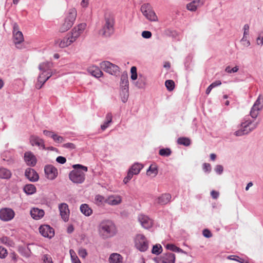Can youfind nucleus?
Segmentation results:
<instances>
[{
  "label": "nucleus",
  "mask_w": 263,
  "mask_h": 263,
  "mask_svg": "<svg viewBox=\"0 0 263 263\" xmlns=\"http://www.w3.org/2000/svg\"><path fill=\"white\" fill-rule=\"evenodd\" d=\"M56 161L60 164H64L66 162V159L64 157L59 156L57 158Z\"/></svg>",
  "instance_id": "58"
},
{
  "label": "nucleus",
  "mask_w": 263,
  "mask_h": 263,
  "mask_svg": "<svg viewBox=\"0 0 263 263\" xmlns=\"http://www.w3.org/2000/svg\"><path fill=\"white\" fill-rule=\"evenodd\" d=\"M203 169L205 172L211 171V165L209 163H204L203 165Z\"/></svg>",
  "instance_id": "59"
},
{
  "label": "nucleus",
  "mask_w": 263,
  "mask_h": 263,
  "mask_svg": "<svg viewBox=\"0 0 263 263\" xmlns=\"http://www.w3.org/2000/svg\"><path fill=\"white\" fill-rule=\"evenodd\" d=\"M72 43V41L70 40L69 36L65 37L62 40L58 39L55 41V44L61 48H64L70 45Z\"/></svg>",
  "instance_id": "24"
},
{
  "label": "nucleus",
  "mask_w": 263,
  "mask_h": 263,
  "mask_svg": "<svg viewBox=\"0 0 263 263\" xmlns=\"http://www.w3.org/2000/svg\"><path fill=\"white\" fill-rule=\"evenodd\" d=\"M30 251L28 248L24 249L21 251L22 255L26 257H29L30 255Z\"/></svg>",
  "instance_id": "52"
},
{
  "label": "nucleus",
  "mask_w": 263,
  "mask_h": 263,
  "mask_svg": "<svg viewBox=\"0 0 263 263\" xmlns=\"http://www.w3.org/2000/svg\"><path fill=\"white\" fill-rule=\"evenodd\" d=\"M215 171L218 173L219 174H220L223 172V167L221 165H218L215 167Z\"/></svg>",
  "instance_id": "61"
},
{
  "label": "nucleus",
  "mask_w": 263,
  "mask_h": 263,
  "mask_svg": "<svg viewBox=\"0 0 263 263\" xmlns=\"http://www.w3.org/2000/svg\"><path fill=\"white\" fill-rule=\"evenodd\" d=\"M145 85V79L141 78V76H140L138 81L137 82L136 85L139 88H143Z\"/></svg>",
  "instance_id": "45"
},
{
  "label": "nucleus",
  "mask_w": 263,
  "mask_h": 263,
  "mask_svg": "<svg viewBox=\"0 0 263 263\" xmlns=\"http://www.w3.org/2000/svg\"><path fill=\"white\" fill-rule=\"evenodd\" d=\"M171 154L170 148H162L159 150V154L162 156H168Z\"/></svg>",
  "instance_id": "41"
},
{
  "label": "nucleus",
  "mask_w": 263,
  "mask_h": 263,
  "mask_svg": "<svg viewBox=\"0 0 263 263\" xmlns=\"http://www.w3.org/2000/svg\"><path fill=\"white\" fill-rule=\"evenodd\" d=\"M135 246L141 252L147 250L148 247V241L145 237L142 234H138L135 238Z\"/></svg>",
  "instance_id": "8"
},
{
  "label": "nucleus",
  "mask_w": 263,
  "mask_h": 263,
  "mask_svg": "<svg viewBox=\"0 0 263 263\" xmlns=\"http://www.w3.org/2000/svg\"><path fill=\"white\" fill-rule=\"evenodd\" d=\"M73 167L74 170L69 175L70 180L75 183H83L85 178V173L87 171V167L81 164L73 165Z\"/></svg>",
  "instance_id": "2"
},
{
  "label": "nucleus",
  "mask_w": 263,
  "mask_h": 263,
  "mask_svg": "<svg viewBox=\"0 0 263 263\" xmlns=\"http://www.w3.org/2000/svg\"><path fill=\"white\" fill-rule=\"evenodd\" d=\"M63 147L69 149H73L76 148L75 145L72 143H67L63 145Z\"/></svg>",
  "instance_id": "54"
},
{
  "label": "nucleus",
  "mask_w": 263,
  "mask_h": 263,
  "mask_svg": "<svg viewBox=\"0 0 263 263\" xmlns=\"http://www.w3.org/2000/svg\"><path fill=\"white\" fill-rule=\"evenodd\" d=\"M52 67V63L49 62H43L41 63L39 66V69L41 71L40 73L42 74H47L50 72H52L51 71V67Z\"/></svg>",
  "instance_id": "17"
},
{
  "label": "nucleus",
  "mask_w": 263,
  "mask_h": 263,
  "mask_svg": "<svg viewBox=\"0 0 263 263\" xmlns=\"http://www.w3.org/2000/svg\"><path fill=\"white\" fill-rule=\"evenodd\" d=\"M161 260L163 263H175V255L172 253L168 252L162 256Z\"/></svg>",
  "instance_id": "26"
},
{
  "label": "nucleus",
  "mask_w": 263,
  "mask_h": 263,
  "mask_svg": "<svg viewBox=\"0 0 263 263\" xmlns=\"http://www.w3.org/2000/svg\"><path fill=\"white\" fill-rule=\"evenodd\" d=\"M12 173L11 171L7 168L3 167H0V178L8 179L11 178Z\"/></svg>",
  "instance_id": "28"
},
{
  "label": "nucleus",
  "mask_w": 263,
  "mask_h": 263,
  "mask_svg": "<svg viewBox=\"0 0 263 263\" xmlns=\"http://www.w3.org/2000/svg\"><path fill=\"white\" fill-rule=\"evenodd\" d=\"M104 24L102 29V36L109 37L114 32V19L112 14L108 11L104 14Z\"/></svg>",
  "instance_id": "3"
},
{
  "label": "nucleus",
  "mask_w": 263,
  "mask_h": 263,
  "mask_svg": "<svg viewBox=\"0 0 263 263\" xmlns=\"http://www.w3.org/2000/svg\"><path fill=\"white\" fill-rule=\"evenodd\" d=\"M100 65L104 71L111 75L117 76L119 74V67L108 61L102 62Z\"/></svg>",
  "instance_id": "7"
},
{
  "label": "nucleus",
  "mask_w": 263,
  "mask_h": 263,
  "mask_svg": "<svg viewBox=\"0 0 263 263\" xmlns=\"http://www.w3.org/2000/svg\"><path fill=\"white\" fill-rule=\"evenodd\" d=\"M43 260L44 263H53L51 257L48 254H45L43 255Z\"/></svg>",
  "instance_id": "47"
},
{
  "label": "nucleus",
  "mask_w": 263,
  "mask_h": 263,
  "mask_svg": "<svg viewBox=\"0 0 263 263\" xmlns=\"http://www.w3.org/2000/svg\"><path fill=\"white\" fill-rule=\"evenodd\" d=\"M52 139L55 142L58 143H61L64 141V139L63 137L59 136L55 133L53 135Z\"/></svg>",
  "instance_id": "43"
},
{
  "label": "nucleus",
  "mask_w": 263,
  "mask_h": 263,
  "mask_svg": "<svg viewBox=\"0 0 263 263\" xmlns=\"http://www.w3.org/2000/svg\"><path fill=\"white\" fill-rule=\"evenodd\" d=\"M39 231L41 234L45 237L51 238L54 235L53 229L49 225L41 226L39 228Z\"/></svg>",
  "instance_id": "12"
},
{
  "label": "nucleus",
  "mask_w": 263,
  "mask_h": 263,
  "mask_svg": "<svg viewBox=\"0 0 263 263\" xmlns=\"http://www.w3.org/2000/svg\"><path fill=\"white\" fill-rule=\"evenodd\" d=\"M203 235L206 238H210L212 236V234L208 229H204L202 232Z\"/></svg>",
  "instance_id": "55"
},
{
  "label": "nucleus",
  "mask_w": 263,
  "mask_h": 263,
  "mask_svg": "<svg viewBox=\"0 0 263 263\" xmlns=\"http://www.w3.org/2000/svg\"><path fill=\"white\" fill-rule=\"evenodd\" d=\"M128 90H122V93L123 97H122V101L125 103L127 101L128 98Z\"/></svg>",
  "instance_id": "50"
},
{
  "label": "nucleus",
  "mask_w": 263,
  "mask_h": 263,
  "mask_svg": "<svg viewBox=\"0 0 263 263\" xmlns=\"http://www.w3.org/2000/svg\"><path fill=\"white\" fill-rule=\"evenodd\" d=\"M138 220L142 226L145 229H149L153 224V220L144 215H140L138 217Z\"/></svg>",
  "instance_id": "14"
},
{
  "label": "nucleus",
  "mask_w": 263,
  "mask_h": 263,
  "mask_svg": "<svg viewBox=\"0 0 263 263\" xmlns=\"http://www.w3.org/2000/svg\"><path fill=\"white\" fill-rule=\"evenodd\" d=\"M111 205L119 204L122 202V197L119 195H111L109 196L105 201Z\"/></svg>",
  "instance_id": "23"
},
{
  "label": "nucleus",
  "mask_w": 263,
  "mask_h": 263,
  "mask_svg": "<svg viewBox=\"0 0 263 263\" xmlns=\"http://www.w3.org/2000/svg\"><path fill=\"white\" fill-rule=\"evenodd\" d=\"M43 134L47 136V137H51L52 139V137L53 136V135L54 134V133L51 132V131H49V130H43Z\"/></svg>",
  "instance_id": "60"
},
{
  "label": "nucleus",
  "mask_w": 263,
  "mask_h": 263,
  "mask_svg": "<svg viewBox=\"0 0 263 263\" xmlns=\"http://www.w3.org/2000/svg\"><path fill=\"white\" fill-rule=\"evenodd\" d=\"M140 10L143 15L151 22H158V17L152 6L149 3H145L141 5Z\"/></svg>",
  "instance_id": "6"
},
{
  "label": "nucleus",
  "mask_w": 263,
  "mask_h": 263,
  "mask_svg": "<svg viewBox=\"0 0 263 263\" xmlns=\"http://www.w3.org/2000/svg\"><path fill=\"white\" fill-rule=\"evenodd\" d=\"M143 166L139 163H135L130 168V170H132V172L135 175H137L139 173L141 170Z\"/></svg>",
  "instance_id": "35"
},
{
  "label": "nucleus",
  "mask_w": 263,
  "mask_h": 263,
  "mask_svg": "<svg viewBox=\"0 0 263 263\" xmlns=\"http://www.w3.org/2000/svg\"><path fill=\"white\" fill-rule=\"evenodd\" d=\"M221 84V82L220 80H217L213 83H212L210 85L212 87V88H214L216 86H219Z\"/></svg>",
  "instance_id": "63"
},
{
  "label": "nucleus",
  "mask_w": 263,
  "mask_h": 263,
  "mask_svg": "<svg viewBox=\"0 0 263 263\" xmlns=\"http://www.w3.org/2000/svg\"><path fill=\"white\" fill-rule=\"evenodd\" d=\"M78 254L81 257L85 258L87 255V252L85 249L81 248L79 250Z\"/></svg>",
  "instance_id": "48"
},
{
  "label": "nucleus",
  "mask_w": 263,
  "mask_h": 263,
  "mask_svg": "<svg viewBox=\"0 0 263 263\" xmlns=\"http://www.w3.org/2000/svg\"><path fill=\"white\" fill-rule=\"evenodd\" d=\"M30 142L32 146L36 145L41 147L43 149H45L44 140L37 136L31 135L30 137Z\"/></svg>",
  "instance_id": "19"
},
{
  "label": "nucleus",
  "mask_w": 263,
  "mask_h": 263,
  "mask_svg": "<svg viewBox=\"0 0 263 263\" xmlns=\"http://www.w3.org/2000/svg\"><path fill=\"white\" fill-rule=\"evenodd\" d=\"M25 176L30 181L35 182L39 179V175L37 173L31 168H28L26 170Z\"/></svg>",
  "instance_id": "18"
},
{
  "label": "nucleus",
  "mask_w": 263,
  "mask_h": 263,
  "mask_svg": "<svg viewBox=\"0 0 263 263\" xmlns=\"http://www.w3.org/2000/svg\"><path fill=\"white\" fill-rule=\"evenodd\" d=\"M142 36L145 39H149L152 36V33L148 31H144L142 33Z\"/></svg>",
  "instance_id": "57"
},
{
  "label": "nucleus",
  "mask_w": 263,
  "mask_h": 263,
  "mask_svg": "<svg viewBox=\"0 0 263 263\" xmlns=\"http://www.w3.org/2000/svg\"><path fill=\"white\" fill-rule=\"evenodd\" d=\"M131 79L135 80L137 78V68L135 66H133L130 69Z\"/></svg>",
  "instance_id": "46"
},
{
  "label": "nucleus",
  "mask_w": 263,
  "mask_h": 263,
  "mask_svg": "<svg viewBox=\"0 0 263 263\" xmlns=\"http://www.w3.org/2000/svg\"><path fill=\"white\" fill-rule=\"evenodd\" d=\"M238 67L235 66L233 68H231L230 66H227L225 69V71L228 73H234L236 72L238 70Z\"/></svg>",
  "instance_id": "51"
},
{
  "label": "nucleus",
  "mask_w": 263,
  "mask_h": 263,
  "mask_svg": "<svg viewBox=\"0 0 263 263\" xmlns=\"http://www.w3.org/2000/svg\"><path fill=\"white\" fill-rule=\"evenodd\" d=\"M13 41L15 44L16 47L17 48H21L19 45L22 43L24 39L22 32L21 31H17L13 33Z\"/></svg>",
  "instance_id": "25"
},
{
  "label": "nucleus",
  "mask_w": 263,
  "mask_h": 263,
  "mask_svg": "<svg viewBox=\"0 0 263 263\" xmlns=\"http://www.w3.org/2000/svg\"><path fill=\"white\" fill-rule=\"evenodd\" d=\"M120 85L122 90H128V80L127 74L121 76Z\"/></svg>",
  "instance_id": "30"
},
{
  "label": "nucleus",
  "mask_w": 263,
  "mask_h": 263,
  "mask_svg": "<svg viewBox=\"0 0 263 263\" xmlns=\"http://www.w3.org/2000/svg\"><path fill=\"white\" fill-rule=\"evenodd\" d=\"M69 253L71 256V260H74L75 258H78L73 250H70Z\"/></svg>",
  "instance_id": "64"
},
{
  "label": "nucleus",
  "mask_w": 263,
  "mask_h": 263,
  "mask_svg": "<svg viewBox=\"0 0 263 263\" xmlns=\"http://www.w3.org/2000/svg\"><path fill=\"white\" fill-rule=\"evenodd\" d=\"M24 191L28 195H31L36 191V188L33 184H27L24 187Z\"/></svg>",
  "instance_id": "32"
},
{
  "label": "nucleus",
  "mask_w": 263,
  "mask_h": 263,
  "mask_svg": "<svg viewBox=\"0 0 263 263\" xmlns=\"http://www.w3.org/2000/svg\"><path fill=\"white\" fill-rule=\"evenodd\" d=\"M158 174V169L155 165L152 164L146 171L147 176L155 177Z\"/></svg>",
  "instance_id": "31"
},
{
  "label": "nucleus",
  "mask_w": 263,
  "mask_h": 263,
  "mask_svg": "<svg viewBox=\"0 0 263 263\" xmlns=\"http://www.w3.org/2000/svg\"><path fill=\"white\" fill-rule=\"evenodd\" d=\"M112 122V115L110 113H108L106 116L105 121L103 125L101 126L102 130H105Z\"/></svg>",
  "instance_id": "33"
},
{
  "label": "nucleus",
  "mask_w": 263,
  "mask_h": 263,
  "mask_svg": "<svg viewBox=\"0 0 263 263\" xmlns=\"http://www.w3.org/2000/svg\"><path fill=\"white\" fill-rule=\"evenodd\" d=\"M24 160L28 166H34L36 163V159L31 152H27L24 154Z\"/></svg>",
  "instance_id": "16"
},
{
  "label": "nucleus",
  "mask_w": 263,
  "mask_h": 263,
  "mask_svg": "<svg viewBox=\"0 0 263 263\" xmlns=\"http://www.w3.org/2000/svg\"><path fill=\"white\" fill-rule=\"evenodd\" d=\"M162 252V248L160 244H156L154 245L152 250V253L158 255Z\"/></svg>",
  "instance_id": "37"
},
{
  "label": "nucleus",
  "mask_w": 263,
  "mask_h": 263,
  "mask_svg": "<svg viewBox=\"0 0 263 263\" xmlns=\"http://www.w3.org/2000/svg\"><path fill=\"white\" fill-rule=\"evenodd\" d=\"M7 250L2 247H0V258H5L7 256Z\"/></svg>",
  "instance_id": "49"
},
{
  "label": "nucleus",
  "mask_w": 263,
  "mask_h": 263,
  "mask_svg": "<svg viewBox=\"0 0 263 263\" xmlns=\"http://www.w3.org/2000/svg\"><path fill=\"white\" fill-rule=\"evenodd\" d=\"M166 248L171 251L176 252H183V250L179 247H177L173 244H167Z\"/></svg>",
  "instance_id": "38"
},
{
  "label": "nucleus",
  "mask_w": 263,
  "mask_h": 263,
  "mask_svg": "<svg viewBox=\"0 0 263 263\" xmlns=\"http://www.w3.org/2000/svg\"><path fill=\"white\" fill-rule=\"evenodd\" d=\"M77 16V11L74 8L70 9L66 15L64 22L60 27L59 30L61 32H65L68 30L73 25Z\"/></svg>",
  "instance_id": "4"
},
{
  "label": "nucleus",
  "mask_w": 263,
  "mask_h": 263,
  "mask_svg": "<svg viewBox=\"0 0 263 263\" xmlns=\"http://www.w3.org/2000/svg\"><path fill=\"white\" fill-rule=\"evenodd\" d=\"M177 142L179 144L183 145L186 146L191 144V140L189 138L186 137H181L178 139Z\"/></svg>",
  "instance_id": "36"
},
{
  "label": "nucleus",
  "mask_w": 263,
  "mask_h": 263,
  "mask_svg": "<svg viewBox=\"0 0 263 263\" xmlns=\"http://www.w3.org/2000/svg\"><path fill=\"white\" fill-rule=\"evenodd\" d=\"M165 85L169 91H172L175 87V83L173 80H168L165 81Z\"/></svg>",
  "instance_id": "40"
},
{
  "label": "nucleus",
  "mask_w": 263,
  "mask_h": 263,
  "mask_svg": "<svg viewBox=\"0 0 263 263\" xmlns=\"http://www.w3.org/2000/svg\"><path fill=\"white\" fill-rule=\"evenodd\" d=\"M80 35V34L76 30V29H72L71 31V35L69 36L70 40L72 41V42H74L77 39Z\"/></svg>",
  "instance_id": "42"
},
{
  "label": "nucleus",
  "mask_w": 263,
  "mask_h": 263,
  "mask_svg": "<svg viewBox=\"0 0 263 263\" xmlns=\"http://www.w3.org/2000/svg\"><path fill=\"white\" fill-rule=\"evenodd\" d=\"M88 72L95 78H99V68L97 66H91L88 68Z\"/></svg>",
  "instance_id": "34"
},
{
  "label": "nucleus",
  "mask_w": 263,
  "mask_h": 263,
  "mask_svg": "<svg viewBox=\"0 0 263 263\" xmlns=\"http://www.w3.org/2000/svg\"><path fill=\"white\" fill-rule=\"evenodd\" d=\"M204 4V0H193L186 5V9L191 11H195L197 7L201 6Z\"/></svg>",
  "instance_id": "21"
},
{
  "label": "nucleus",
  "mask_w": 263,
  "mask_h": 263,
  "mask_svg": "<svg viewBox=\"0 0 263 263\" xmlns=\"http://www.w3.org/2000/svg\"><path fill=\"white\" fill-rule=\"evenodd\" d=\"M211 195L212 196V197H213V199H217L218 196H219V193L217 191H215L214 190H213L211 192Z\"/></svg>",
  "instance_id": "62"
},
{
  "label": "nucleus",
  "mask_w": 263,
  "mask_h": 263,
  "mask_svg": "<svg viewBox=\"0 0 263 263\" xmlns=\"http://www.w3.org/2000/svg\"><path fill=\"white\" fill-rule=\"evenodd\" d=\"M263 96L260 95L250 111V116L253 119H256L258 115V111L262 108Z\"/></svg>",
  "instance_id": "10"
},
{
  "label": "nucleus",
  "mask_w": 263,
  "mask_h": 263,
  "mask_svg": "<svg viewBox=\"0 0 263 263\" xmlns=\"http://www.w3.org/2000/svg\"><path fill=\"white\" fill-rule=\"evenodd\" d=\"M135 175L132 172V170H128L127 175L123 180V182L125 184H126L133 177V175Z\"/></svg>",
  "instance_id": "44"
},
{
  "label": "nucleus",
  "mask_w": 263,
  "mask_h": 263,
  "mask_svg": "<svg viewBox=\"0 0 263 263\" xmlns=\"http://www.w3.org/2000/svg\"><path fill=\"white\" fill-rule=\"evenodd\" d=\"M172 196L169 193H164L155 199V204L163 205L167 204L171 201Z\"/></svg>",
  "instance_id": "15"
},
{
  "label": "nucleus",
  "mask_w": 263,
  "mask_h": 263,
  "mask_svg": "<svg viewBox=\"0 0 263 263\" xmlns=\"http://www.w3.org/2000/svg\"><path fill=\"white\" fill-rule=\"evenodd\" d=\"M80 211L81 212L86 216H89L92 213V210L88 204H82L80 206Z\"/></svg>",
  "instance_id": "29"
},
{
  "label": "nucleus",
  "mask_w": 263,
  "mask_h": 263,
  "mask_svg": "<svg viewBox=\"0 0 263 263\" xmlns=\"http://www.w3.org/2000/svg\"><path fill=\"white\" fill-rule=\"evenodd\" d=\"M242 44L245 46L248 47L250 45V41L247 39L246 36L243 35L242 39L241 40Z\"/></svg>",
  "instance_id": "53"
},
{
  "label": "nucleus",
  "mask_w": 263,
  "mask_h": 263,
  "mask_svg": "<svg viewBox=\"0 0 263 263\" xmlns=\"http://www.w3.org/2000/svg\"><path fill=\"white\" fill-rule=\"evenodd\" d=\"M31 216L35 220H39L42 218L44 215V211L39 208H32L30 212Z\"/></svg>",
  "instance_id": "22"
},
{
  "label": "nucleus",
  "mask_w": 263,
  "mask_h": 263,
  "mask_svg": "<svg viewBox=\"0 0 263 263\" xmlns=\"http://www.w3.org/2000/svg\"><path fill=\"white\" fill-rule=\"evenodd\" d=\"M257 43L260 45L263 44V32L259 34L257 39Z\"/></svg>",
  "instance_id": "56"
},
{
  "label": "nucleus",
  "mask_w": 263,
  "mask_h": 263,
  "mask_svg": "<svg viewBox=\"0 0 263 263\" xmlns=\"http://www.w3.org/2000/svg\"><path fill=\"white\" fill-rule=\"evenodd\" d=\"M86 27V24L85 23H81L74 27L73 29H76V31L81 35L85 29Z\"/></svg>",
  "instance_id": "39"
},
{
  "label": "nucleus",
  "mask_w": 263,
  "mask_h": 263,
  "mask_svg": "<svg viewBox=\"0 0 263 263\" xmlns=\"http://www.w3.org/2000/svg\"><path fill=\"white\" fill-rule=\"evenodd\" d=\"M15 213L14 210L9 208H3L0 209V219L4 222H7L13 219Z\"/></svg>",
  "instance_id": "9"
},
{
  "label": "nucleus",
  "mask_w": 263,
  "mask_h": 263,
  "mask_svg": "<svg viewBox=\"0 0 263 263\" xmlns=\"http://www.w3.org/2000/svg\"><path fill=\"white\" fill-rule=\"evenodd\" d=\"M117 232L116 226L111 220H103L100 224V234L103 239L112 237Z\"/></svg>",
  "instance_id": "1"
},
{
  "label": "nucleus",
  "mask_w": 263,
  "mask_h": 263,
  "mask_svg": "<svg viewBox=\"0 0 263 263\" xmlns=\"http://www.w3.org/2000/svg\"><path fill=\"white\" fill-rule=\"evenodd\" d=\"M253 121L249 119H248L247 118H245L244 121L242 122L240 124L241 128L237 131H236L234 133L235 135L236 136H241L244 135L248 134L255 128H256L258 125V123L256 122L254 123L251 127H249L250 125H251Z\"/></svg>",
  "instance_id": "5"
},
{
  "label": "nucleus",
  "mask_w": 263,
  "mask_h": 263,
  "mask_svg": "<svg viewBox=\"0 0 263 263\" xmlns=\"http://www.w3.org/2000/svg\"><path fill=\"white\" fill-rule=\"evenodd\" d=\"M53 72H50L46 74V77L45 79H43V75L42 73H40L38 78L37 82L35 84V88L40 89L42 88L45 83L52 76Z\"/></svg>",
  "instance_id": "20"
},
{
  "label": "nucleus",
  "mask_w": 263,
  "mask_h": 263,
  "mask_svg": "<svg viewBox=\"0 0 263 263\" xmlns=\"http://www.w3.org/2000/svg\"><path fill=\"white\" fill-rule=\"evenodd\" d=\"M108 261L109 263H122L123 257L120 254L114 253L110 255Z\"/></svg>",
  "instance_id": "27"
},
{
  "label": "nucleus",
  "mask_w": 263,
  "mask_h": 263,
  "mask_svg": "<svg viewBox=\"0 0 263 263\" xmlns=\"http://www.w3.org/2000/svg\"><path fill=\"white\" fill-rule=\"evenodd\" d=\"M44 171L47 178L51 180L54 179L58 174L57 169L52 165H46Z\"/></svg>",
  "instance_id": "11"
},
{
  "label": "nucleus",
  "mask_w": 263,
  "mask_h": 263,
  "mask_svg": "<svg viewBox=\"0 0 263 263\" xmlns=\"http://www.w3.org/2000/svg\"><path fill=\"white\" fill-rule=\"evenodd\" d=\"M59 209L62 219L65 221H68L69 217V210L67 204L62 203L59 205Z\"/></svg>",
  "instance_id": "13"
}]
</instances>
